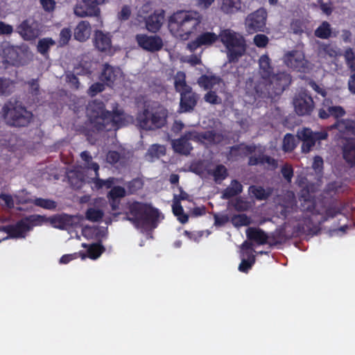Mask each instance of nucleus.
<instances>
[{
	"instance_id": "nucleus-1",
	"label": "nucleus",
	"mask_w": 355,
	"mask_h": 355,
	"mask_svg": "<svg viewBox=\"0 0 355 355\" xmlns=\"http://www.w3.org/2000/svg\"><path fill=\"white\" fill-rule=\"evenodd\" d=\"M259 65L261 78L254 87L258 97L274 99L280 96L291 84V76L286 72L273 73L271 60L267 54L259 58Z\"/></svg>"
},
{
	"instance_id": "nucleus-2",
	"label": "nucleus",
	"mask_w": 355,
	"mask_h": 355,
	"mask_svg": "<svg viewBox=\"0 0 355 355\" xmlns=\"http://www.w3.org/2000/svg\"><path fill=\"white\" fill-rule=\"evenodd\" d=\"M87 116L94 132L116 130L125 123L124 112L115 104L112 111L105 109V103L98 99L90 101L87 107Z\"/></svg>"
},
{
	"instance_id": "nucleus-3",
	"label": "nucleus",
	"mask_w": 355,
	"mask_h": 355,
	"mask_svg": "<svg viewBox=\"0 0 355 355\" xmlns=\"http://www.w3.org/2000/svg\"><path fill=\"white\" fill-rule=\"evenodd\" d=\"M309 205L304 209L313 216L320 215V219L318 223H313L311 216H305L302 221L295 226V233L297 237L306 234L308 236L317 235L320 232V225L330 218H335L341 214V209L336 205H327L324 200H322L318 202L309 201Z\"/></svg>"
},
{
	"instance_id": "nucleus-4",
	"label": "nucleus",
	"mask_w": 355,
	"mask_h": 355,
	"mask_svg": "<svg viewBox=\"0 0 355 355\" xmlns=\"http://www.w3.org/2000/svg\"><path fill=\"white\" fill-rule=\"evenodd\" d=\"M159 212L151 205L135 201L129 205L128 212L124 219L130 221L135 228L147 230L157 226Z\"/></svg>"
},
{
	"instance_id": "nucleus-5",
	"label": "nucleus",
	"mask_w": 355,
	"mask_h": 355,
	"mask_svg": "<svg viewBox=\"0 0 355 355\" xmlns=\"http://www.w3.org/2000/svg\"><path fill=\"white\" fill-rule=\"evenodd\" d=\"M200 23L201 18L197 12L180 10L170 17L169 28L182 40H187L197 31Z\"/></svg>"
},
{
	"instance_id": "nucleus-6",
	"label": "nucleus",
	"mask_w": 355,
	"mask_h": 355,
	"mask_svg": "<svg viewBox=\"0 0 355 355\" xmlns=\"http://www.w3.org/2000/svg\"><path fill=\"white\" fill-rule=\"evenodd\" d=\"M219 40L226 50L227 62L236 63L243 56L247 50L245 37L233 30L227 28L220 31Z\"/></svg>"
},
{
	"instance_id": "nucleus-7",
	"label": "nucleus",
	"mask_w": 355,
	"mask_h": 355,
	"mask_svg": "<svg viewBox=\"0 0 355 355\" xmlns=\"http://www.w3.org/2000/svg\"><path fill=\"white\" fill-rule=\"evenodd\" d=\"M168 110L159 106L151 110L145 108L137 116V121L141 128L146 130H154L162 128L167 122Z\"/></svg>"
},
{
	"instance_id": "nucleus-8",
	"label": "nucleus",
	"mask_w": 355,
	"mask_h": 355,
	"mask_svg": "<svg viewBox=\"0 0 355 355\" xmlns=\"http://www.w3.org/2000/svg\"><path fill=\"white\" fill-rule=\"evenodd\" d=\"M1 116L10 126H20L22 122V101L21 98H11L4 104Z\"/></svg>"
},
{
	"instance_id": "nucleus-9",
	"label": "nucleus",
	"mask_w": 355,
	"mask_h": 355,
	"mask_svg": "<svg viewBox=\"0 0 355 355\" xmlns=\"http://www.w3.org/2000/svg\"><path fill=\"white\" fill-rule=\"evenodd\" d=\"M267 12L261 8L249 14L245 20V26L248 33L263 32L266 28Z\"/></svg>"
},
{
	"instance_id": "nucleus-10",
	"label": "nucleus",
	"mask_w": 355,
	"mask_h": 355,
	"mask_svg": "<svg viewBox=\"0 0 355 355\" xmlns=\"http://www.w3.org/2000/svg\"><path fill=\"white\" fill-rule=\"evenodd\" d=\"M299 139L302 141V151L309 153L317 141L324 140L328 137L327 131L313 132L311 128H304L297 132Z\"/></svg>"
},
{
	"instance_id": "nucleus-11",
	"label": "nucleus",
	"mask_w": 355,
	"mask_h": 355,
	"mask_svg": "<svg viewBox=\"0 0 355 355\" xmlns=\"http://www.w3.org/2000/svg\"><path fill=\"white\" fill-rule=\"evenodd\" d=\"M105 0H82L74 8V14L80 17H100L99 5Z\"/></svg>"
},
{
	"instance_id": "nucleus-12",
	"label": "nucleus",
	"mask_w": 355,
	"mask_h": 355,
	"mask_svg": "<svg viewBox=\"0 0 355 355\" xmlns=\"http://www.w3.org/2000/svg\"><path fill=\"white\" fill-rule=\"evenodd\" d=\"M92 42L94 46L98 51L107 55H111L114 53L112 35L110 33H104L101 30L95 31Z\"/></svg>"
},
{
	"instance_id": "nucleus-13",
	"label": "nucleus",
	"mask_w": 355,
	"mask_h": 355,
	"mask_svg": "<svg viewBox=\"0 0 355 355\" xmlns=\"http://www.w3.org/2000/svg\"><path fill=\"white\" fill-rule=\"evenodd\" d=\"M135 40L139 47L151 53L160 51L164 45L162 39L157 35L137 34Z\"/></svg>"
},
{
	"instance_id": "nucleus-14",
	"label": "nucleus",
	"mask_w": 355,
	"mask_h": 355,
	"mask_svg": "<svg viewBox=\"0 0 355 355\" xmlns=\"http://www.w3.org/2000/svg\"><path fill=\"white\" fill-rule=\"evenodd\" d=\"M295 111L300 116L309 115L314 107V102L307 91L300 92L293 101Z\"/></svg>"
},
{
	"instance_id": "nucleus-15",
	"label": "nucleus",
	"mask_w": 355,
	"mask_h": 355,
	"mask_svg": "<svg viewBox=\"0 0 355 355\" xmlns=\"http://www.w3.org/2000/svg\"><path fill=\"white\" fill-rule=\"evenodd\" d=\"M288 223L284 222L282 225L277 227L274 232L270 234L269 245L275 246L286 243L293 238L297 237L295 233V227L291 231L287 230Z\"/></svg>"
},
{
	"instance_id": "nucleus-16",
	"label": "nucleus",
	"mask_w": 355,
	"mask_h": 355,
	"mask_svg": "<svg viewBox=\"0 0 355 355\" xmlns=\"http://www.w3.org/2000/svg\"><path fill=\"white\" fill-rule=\"evenodd\" d=\"M329 130H337L338 133L336 138L346 139L347 136H355V121L352 119H338L334 124L329 128Z\"/></svg>"
},
{
	"instance_id": "nucleus-17",
	"label": "nucleus",
	"mask_w": 355,
	"mask_h": 355,
	"mask_svg": "<svg viewBox=\"0 0 355 355\" xmlns=\"http://www.w3.org/2000/svg\"><path fill=\"white\" fill-rule=\"evenodd\" d=\"M219 40V35L213 32H204L200 34L195 40L189 42L187 49L191 53L195 52L202 46H211Z\"/></svg>"
},
{
	"instance_id": "nucleus-18",
	"label": "nucleus",
	"mask_w": 355,
	"mask_h": 355,
	"mask_svg": "<svg viewBox=\"0 0 355 355\" xmlns=\"http://www.w3.org/2000/svg\"><path fill=\"white\" fill-rule=\"evenodd\" d=\"M284 62L286 64L299 72H306L307 69V62L303 54L297 51L288 52L285 55Z\"/></svg>"
},
{
	"instance_id": "nucleus-19",
	"label": "nucleus",
	"mask_w": 355,
	"mask_h": 355,
	"mask_svg": "<svg viewBox=\"0 0 355 355\" xmlns=\"http://www.w3.org/2000/svg\"><path fill=\"white\" fill-rule=\"evenodd\" d=\"M180 95L179 112L183 113L193 111L197 105L198 95L193 91L192 88L181 92Z\"/></svg>"
},
{
	"instance_id": "nucleus-20",
	"label": "nucleus",
	"mask_w": 355,
	"mask_h": 355,
	"mask_svg": "<svg viewBox=\"0 0 355 355\" xmlns=\"http://www.w3.org/2000/svg\"><path fill=\"white\" fill-rule=\"evenodd\" d=\"M122 71L119 67H112L105 63L100 75L101 80L107 86L112 87L114 83L120 79Z\"/></svg>"
},
{
	"instance_id": "nucleus-21",
	"label": "nucleus",
	"mask_w": 355,
	"mask_h": 355,
	"mask_svg": "<svg viewBox=\"0 0 355 355\" xmlns=\"http://www.w3.org/2000/svg\"><path fill=\"white\" fill-rule=\"evenodd\" d=\"M165 18V12L162 9L155 10L152 14L145 18L146 29L156 33L161 28Z\"/></svg>"
},
{
	"instance_id": "nucleus-22",
	"label": "nucleus",
	"mask_w": 355,
	"mask_h": 355,
	"mask_svg": "<svg viewBox=\"0 0 355 355\" xmlns=\"http://www.w3.org/2000/svg\"><path fill=\"white\" fill-rule=\"evenodd\" d=\"M50 222L54 227L64 230L73 228L78 224L76 216L65 214L51 218Z\"/></svg>"
},
{
	"instance_id": "nucleus-23",
	"label": "nucleus",
	"mask_w": 355,
	"mask_h": 355,
	"mask_svg": "<svg viewBox=\"0 0 355 355\" xmlns=\"http://www.w3.org/2000/svg\"><path fill=\"white\" fill-rule=\"evenodd\" d=\"M332 102L329 100L325 99L323 105L324 106L327 107V110L324 108H321L319 110L318 116L322 119H327L330 116H334L335 119H338L340 117H343L345 115L346 112L345 109L340 106H330L329 105V103H331Z\"/></svg>"
},
{
	"instance_id": "nucleus-24",
	"label": "nucleus",
	"mask_w": 355,
	"mask_h": 355,
	"mask_svg": "<svg viewBox=\"0 0 355 355\" xmlns=\"http://www.w3.org/2000/svg\"><path fill=\"white\" fill-rule=\"evenodd\" d=\"M257 147L255 145H245L239 144L232 146L230 148L229 157L231 158L243 157L255 152Z\"/></svg>"
},
{
	"instance_id": "nucleus-25",
	"label": "nucleus",
	"mask_w": 355,
	"mask_h": 355,
	"mask_svg": "<svg viewBox=\"0 0 355 355\" xmlns=\"http://www.w3.org/2000/svg\"><path fill=\"white\" fill-rule=\"evenodd\" d=\"M246 236L249 240L254 241L259 245H269L270 235L259 227H249L246 230Z\"/></svg>"
},
{
	"instance_id": "nucleus-26",
	"label": "nucleus",
	"mask_w": 355,
	"mask_h": 355,
	"mask_svg": "<svg viewBox=\"0 0 355 355\" xmlns=\"http://www.w3.org/2000/svg\"><path fill=\"white\" fill-rule=\"evenodd\" d=\"M48 221L47 218L41 215H31L24 217V239L26 237V233L32 230L34 227L41 226Z\"/></svg>"
},
{
	"instance_id": "nucleus-27",
	"label": "nucleus",
	"mask_w": 355,
	"mask_h": 355,
	"mask_svg": "<svg viewBox=\"0 0 355 355\" xmlns=\"http://www.w3.org/2000/svg\"><path fill=\"white\" fill-rule=\"evenodd\" d=\"M343 158L351 166H355V139H347L343 144Z\"/></svg>"
},
{
	"instance_id": "nucleus-28",
	"label": "nucleus",
	"mask_w": 355,
	"mask_h": 355,
	"mask_svg": "<svg viewBox=\"0 0 355 355\" xmlns=\"http://www.w3.org/2000/svg\"><path fill=\"white\" fill-rule=\"evenodd\" d=\"M91 34V25L87 21H81L74 29V38L79 42H85Z\"/></svg>"
},
{
	"instance_id": "nucleus-29",
	"label": "nucleus",
	"mask_w": 355,
	"mask_h": 355,
	"mask_svg": "<svg viewBox=\"0 0 355 355\" xmlns=\"http://www.w3.org/2000/svg\"><path fill=\"white\" fill-rule=\"evenodd\" d=\"M172 145L176 153L184 155H189L193 150L191 143L189 142L188 139L184 135L180 138L173 140Z\"/></svg>"
},
{
	"instance_id": "nucleus-30",
	"label": "nucleus",
	"mask_w": 355,
	"mask_h": 355,
	"mask_svg": "<svg viewBox=\"0 0 355 355\" xmlns=\"http://www.w3.org/2000/svg\"><path fill=\"white\" fill-rule=\"evenodd\" d=\"M40 35L41 31L37 24L28 25L27 20H24V40L35 42Z\"/></svg>"
},
{
	"instance_id": "nucleus-31",
	"label": "nucleus",
	"mask_w": 355,
	"mask_h": 355,
	"mask_svg": "<svg viewBox=\"0 0 355 355\" xmlns=\"http://www.w3.org/2000/svg\"><path fill=\"white\" fill-rule=\"evenodd\" d=\"M256 258L252 251L243 252L241 261L239 266V270L242 272L248 273L254 264Z\"/></svg>"
},
{
	"instance_id": "nucleus-32",
	"label": "nucleus",
	"mask_w": 355,
	"mask_h": 355,
	"mask_svg": "<svg viewBox=\"0 0 355 355\" xmlns=\"http://www.w3.org/2000/svg\"><path fill=\"white\" fill-rule=\"evenodd\" d=\"M243 191V185L236 180L231 181L230 185L222 192V198L228 200L239 195Z\"/></svg>"
},
{
	"instance_id": "nucleus-33",
	"label": "nucleus",
	"mask_w": 355,
	"mask_h": 355,
	"mask_svg": "<svg viewBox=\"0 0 355 355\" xmlns=\"http://www.w3.org/2000/svg\"><path fill=\"white\" fill-rule=\"evenodd\" d=\"M0 231H3L7 234L6 236L0 239V242L8 238H19L22 235V220H19L15 225L0 228Z\"/></svg>"
},
{
	"instance_id": "nucleus-34",
	"label": "nucleus",
	"mask_w": 355,
	"mask_h": 355,
	"mask_svg": "<svg viewBox=\"0 0 355 355\" xmlns=\"http://www.w3.org/2000/svg\"><path fill=\"white\" fill-rule=\"evenodd\" d=\"M248 191L258 200H266L272 194V189L270 187L264 189L261 186L251 185L248 189Z\"/></svg>"
},
{
	"instance_id": "nucleus-35",
	"label": "nucleus",
	"mask_w": 355,
	"mask_h": 355,
	"mask_svg": "<svg viewBox=\"0 0 355 355\" xmlns=\"http://www.w3.org/2000/svg\"><path fill=\"white\" fill-rule=\"evenodd\" d=\"M83 248H87V257L91 259H98L105 250V247L102 245L101 241L87 245L83 243Z\"/></svg>"
},
{
	"instance_id": "nucleus-36",
	"label": "nucleus",
	"mask_w": 355,
	"mask_h": 355,
	"mask_svg": "<svg viewBox=\"0 0 355 355\" xmlns=\"http://www.w3.org/2000/svg\"><path fill=\"white\" fill-rule=\"evenodd\" d=\"M116 182V179L113 177L109 178L106 180L101 179L99 178V173H98V175L95 174V177L92 179V182L94 184L92 189L96 190H99L103 187L112 189Z\"/></svg>"
},
{
	"instance_id": "nucleus-37",
	"label": "nucleus",
	"mask_w": 355,
	"mask_h": 355,
	"mask_svg": "<svg viewBox=\"0 0 355 355\" xmlns=\"http://www.w3.org/2000/svg\"><path fill=\"white\" fill-rule=\"evenodd\" d=\"M221 78L216 76L202 75L198 80V85L205 89H211L220 83Z\"/></svg>"
},
{
	"instance_id": "nucleus-38",
	"label": "nucleus",
	"mask_w": 355,
	"mask_h": 355,
	"mask_svg": "<svg viewBox=\"0 0 355 355\" xmlns=\"http://www.w3.org/2000/svg\"><path fill=\"white\" fill-rule=\"evenodd\" d=\"M241 8V0H223L221 10L225 14H234Z\"/></svg>"
},
{
	"instance_id": "nucleus-39",
	"label": "nucleus",
	"mask_w": 355,
	"mask_h": 355,
	"mask_svg": "<svg viewBox=\"0 0 355 355\" xmlns=\"http://www.w3.org/2000/svg\"><path fill=\"white\" fill-rule=\"evenodd\" d=\"M55 44V42L51 37L40 39L37 45V51L39 53L46 58L49 56L51 47Z\"/></svg>"
},
{
	"instance_id": "nucleus-40",
	"label": "nucleus",
	"mask_w": 355,
	"mask_h": 355,
	"mask_svg": "<svg viewBox=\"0 0 355 355\" xmlns=\"http://www.w3.org/2000/svg\"><path fill=\"white\" fill-rule=\"evenodd\" d=\"M16 89L15 81L8 78H0V96H9Z\"/></svg>"
},
{
	"instance_id": "nucleus-41",
	"label": "nucleus",
	"mask_w": 355,
	"mask_h": 355,
	"mask_svg": "<svg viewBox=\"0 0 355 355\" xmlns=\"http://www.w3.org/2000/svg\"><path fill=\"white\" fill-rule=\"evenodd\" d=\"M173 214L177 216L178 220L182 224H185L189 220V216L184 213L181 202L178 200H173L172 205Z\"/></svg>"
},
{
	"instance_id": "nucleus-42",
	"label": "nucleus",
	"mask_w": 355,
	"mask_h": 355,
	"mask_svg": "<svg viewBox=\"0 0 355 355\" xmlns=\"http://www.w3.org/2000/svg\"><path fill=\"white\" fill-rule=\"evenodd\" d=\"M166 154V148L164 145L160 144H153L151 145L146 154V157H149L151 159H153L155 158L158 159L162 156L165 155Z\"/></svg>"
},
{
	"instance_id": "nucleus-43",
	"label": "nucleus",
	"mask_w": 355,
	"mask_h": 355,
	"mask_svg": "<svg viewBox=\"0 0 355 355\" xmlns=\"http://www.w3.org/2000/svg\"><path fill=\"white\" fill-rule=\"evenodd\" d=\"M174 87L175 91L180 94L184 91H187L192 87L187 84L185 74L182 72H178L175 78Z\"/></svg>"
},
{
	"instance_id": "nucleus-44",
	"label": "nucleus",
	"mask_w": 355,
	"mask_h": 355,
	"mask_svg": "<svg viewBox=\"0 0 355 355\" xmlns=\"http://www.w3.org/2000/svg\"><path fill=\"white\" fill-rule=\"evenodd\" d=\"M332 30L329 22L324 21L315 29V37L320 39H329L331 35Z\"/></svg>"
},
{
	"instance_id": "nucleus-45",
	"label": "nucleus",
	"mask_w": 355,
	"mask_h": 355,
	"mask_svg": "<svg viewBox=\"0 0 355 355\" xmlns=\"http://www.w3.org/2000/svg\"><path fill=\"white\" fill-rule=\"evenodd\" d=\"M201 144H204V141H208L211 144H218L222 141L221 135L216 133L214 130H207L201 132Z\"/></svg>"
},
{
	"instance_id": "nucleus-46",
	"label": "nucleus",
	"mask_w": 355,
	"mask_h": 355,
	"mask_svg": "<svg viewBox=\"0 0 355 355\" xmlns=\"http://www.w3.org/2000/svg\"><path fill=\"white\" fill-rule=\"evenodd\" d=\"M31 202L37 206L48 210H53L57 207L55 201L50 199H45L42 198H35L31 200Z\"/></svg>"
},
{
	"instance_id": "nucleus-47",
	"label": "nucleus",
	"mask_w": 355,
	"mask_h": 355,
	"mask_svg": "<svg viewBox=\"0 0 355 355\" xmlns=\"http://www.w3.org/2000/svg\"><path fill=\"white\" fill-rule=\"evenodd\" d=\"M209 174L214 177V181L217 183H220L228 176L227 169L223 164L217 165Z\"/></svg>"
},
{
	"instance_id": "nucleus-48",
	"label": "nucleus",
	"mask_w": 355,
	"mask_h": 355,
	"mask_svg": "<svg viewBox=\"0 0 355 355\" xmlns=\"http://www.w3.org/2000/svg\"><path fill=\"white\" fill-rule=\"evenodd\" d=\"M104 212L100 209L89 207L85 212V218L91 222H99L102 220Z\"/></svg>"
},
{
	"instance_id": "nucleus-49",
	"label": "nucleus",
	"mask_w": 355,
	"mask_h": 355,
	"mask_svg": "<svg viewBox=\"0 0 355 355\" xmlns=\"http://www.w3.org/2000/svg\"><path fill=\"white\" fill-rule=\"evenodd\" d=\"M80 157L87 164L86 167L88 169H92L98 175V171L99 170V165L96 162H92V157L89 152L85 150L80 153Z\"/></svg>"
},
{
	"instance_id": "nucleus-50",
	"label": "nucleus",
	"mask_w": 355,
	"mask_h": 355,
	"mask_svg": "<svg viewBox=\"0 0 355 355\" xmlns=\"http://www.w3.org/2000/svg\"><path fill=\"white\" fill-rule=\"evenodd\" d=\"M296 209V205L293 202L282 204L280 205L279 215L282 218L286 219L291 216Z\"/></svg>"
},
{
	"instance_id": "nucleus-51",
	"label": "nucleus",
	"mask_w": 355,
	"mask_h": 355,
	"mask_svg": "<svg viewBox=\"0 0 355 355\" xmlns=\"http://www.w3.org/2000/svg\"><path fill=\"white\" fill-rule=\"evenodd\" d=\"M69 183L74 189H80L83 184V178L80 174L75 172H70L68 175Z\"/></svg>"
},
{
	"instance_id": "nucleus-52",
	"label": "nucleus",
	"mask_w": 355,
	"mask_h": 355,
	"mask_svg": "<svg viewBox=\"0 0 355 355\" xmlns=\"http://www.w3.org/2000/svg\"><path fill=\"white\" fill-rule=\"evenodd\" d=\"M232 222L236 227L248 226L250 224L251 220L245 214L234 215L232 218Z\"/></svg>"
},
{
	"instance_id": "nucleus-53",
	"label": "nucleus",
	"mask_w": 355,
	"mask_h": 355,
	"mask_svg": "<svg viewBox=\"0 0 355 355\" xmlns=\"http://www.w3.org/2000/svg\"><path fill=\"white\" fill-rule=\"evenodd\" d=\"M72 33L69 28H63L60 33L58 44L59 46L67 45L71 38Z\"/></svg>"
},
{
	"instance_id": "nucleus-54",
	"label": "nucleus",
	"mask_w": 355,
	"mask_h": 355,
	"mask_svg": "<svg viewBox=\"0 0 355 355\" xmlns=\"http://www.w3.org/2000/svg\"><path fill=\"white\" fill-rule=\"evenodd\" d=\"M126 195L125 189L121 186H114L111 190L107 193V198H119L121 199L125 197Z\"/></svg>"
},
{
	"instance_id": "nucleus-55",
	"label": "nucleus",
	"mask_w": 355,
	"mask_h": 355,
	"mask_svg": "<svg viewBox=\"0 0 355 355\" xmlns=\"http://www.w3.org/2000/svg\"><path fill=\"white\" fill-rule=\"evenodd\" d=\"M6 57V62L15 65L18 62L19 54L14 47L8 48L4 51Z\"/></svg>"
},
{
	"instance_id": "nucleus-56",
	"label": "nucleus",
	"mask_w": 355,
	"mask_h": 355,
	"mask_svg": "<svg viewBox=\"0 0 355 355\" xmlns=\"http://www.w3.org/2000/svg\"><path fill=\"white\" fill-rule=\"evenodd\" d=\"M282 148L285 152H291L295 149V138L293 135L288 133L284 136Z\"/></svg>"
},
{
	"instance_id": "nucleus-57",
	"label": "nucleus",
	"mask_w": 355,
	"mask_h": 355,
	"mask_svg": "<svg viewBox=\"0 0 355 355\" xmlns=\"http://www.w3.org/2000/svg\"><path fill=\"white\" fill-rule=\"evenodd\" d=\"M205 101L212 105H219L222 103V99L214 91H209L204 96Z\"/></svg>"
},
{
	"instance_id": "nucleus-58",
	"label": "nucleus",
	"mask_w": 355,
	"mask_h": 355,
	"mask_svg": "<svg viewBox=\"0 0 355 355\" xmlns=\"http://www.w3.org/2000/svg\"><path fill=\"white\" fill-rule=\"evenodd\" d=\"M306 28L305 24L302 20L294 19L291 24V29L295 34H302Z\"/></svg>"
},
{
	"instance_id": "nucleus-59",
	"label": "nucleus",
	"mask_w": 355,
	"mask_h": 355,
	"mask_svg": "<svg viewBox=\"0 0 355 355\" xmlns=\"http://www.w3.org/2000/svg\"><path fill=\"white\" fill-rule=\"evenodd\" d=\"M320 53L329 55L330 58H335L337 55L336 50L329 44H321L320 46Z\"/></svg>"
},
{
	"instance_id": "nucleus-60",
	"label": "nucleus",
	"mask_w": 355,
	"mask_h": 355,
	"mask_svg": "<svg viewBox=\"0 0 355 355\" xmlns=\"http://www.w3.org/2000/svg\"><path fill=\"white\" fill-rule=\"evenodd\" d=\"M0 205L8 209L12 208L14 207L12 197L7 193H1L0 195Z\"/></svg>"
},
{
	"instance_id": "nucleus-61",
	"label": "nucleus",
	"mask_w": 355,
	"mask_h": 355,
	"mask_svg": "<svg viewBox=\"0 0 355 355\" xmlns=\"http://www.w3.org/2000/svg\"><path fill=\"white\" fill-rule=\"evenodd\" d=\"M253 41L257 47L265 48L269 42V39L266 35L257 34L254 37Z\"/></svg>"
},
{
	"instance_id": "nucleus-62",
	"label": "nucleus",
	"mask_w": 355,
	"mask_h": 355,
	"mask_svg": "<svg viewBox=\"0 0 355 355\" xmlns=\"http://www.w3.org/2000/svg\"><path fill=\"white\" fill-rule=\"evenodd\" d=\"M281 173L284 178L288 182H291L293 177V168L291 165L286 164L282 166L281 168Z\"/></svg>"
},
{
	"instance_id": "nucleus-63",
	"label": "nucleus",
	"mask_w": 355,
	"mask_h": 355,
	"mask_svg": "<svg viewBox=\"0 0 355 355\" xmlns=\"http://www.w3.org/2000/svg\"><path fill=\"white\" fill-rule=\"evenodd\" d=\"M121 159V155L116 150H110L107 153L106 160L110 164L118 163Z\"/></svg>"
},
{
	"instance_id": "nucleus-64",
	"label": "nucleus",
	"mask_w": 355,
	"mask_h": 355,
	"mask_svg": "<svg viewBox=\"0 0 355 355\" xmlns=\"http://www.w3.org/2000/svg\"><path fill=\"white\" fill-rule=\"evenodd\" d=\"M345 58L346 63L349 68L352 71H355V55L351 49L346 51Z\"/></svg>"
}]
</instances>
